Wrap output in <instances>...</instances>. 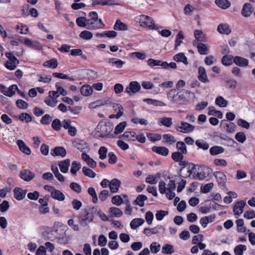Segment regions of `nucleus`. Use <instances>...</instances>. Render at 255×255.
I'll return each mask as SVG.
<instances>
[{"instance_id": "1", "label": "nucleus", "mask_w": 255, "mask_h": 255, "mask_svg": "<svg viewBox=\"0 0 255 255\" xmlns=\"http://www.w3.org/2000/svg\"><path fill=\"white\" fill-rule=\"evenodd\" d=\"M194 97V94L186 89L179 91L171 89L167 93L168 100L172 103L181 105H187Z\"/></svg>"}, {"instance_id": "2", "label": "nucleus", "mask_w": 255, "mask_h": 255, "mask_svg": "<svg viewBox=\"0 0 255 255\" xmlns=\"http://www.w3.org/2000/svg\"><path fill=\"white\" fill-rule=\"evenodd\" d=\"M97 211L96 208L93 207L91 211L84 209L82 211L78 216V222L82 227L87 226L89 223L93 221L94 212Z\"/></svg>"}, {"instance_id": "3", "label": "nucleus", "mask_w": 255, "mask_h": 255, "mask_svg": "<svg viewBox=\"0 0 255 255\" xmlns=\"http://www.w3.org/2000/svg\"><path fill=\"white\" fill-rule=\"evenodd\" d=\"M140 84L136 81L130 82L129 85L127 86L125 89V92L128 93L129 96H131L137 92L140 89Z\"/></svg>"}, {"instance_id": "4", "label": "nucleus", "mask_w": 255, "mask_h": 255, "mask_svg": "<svg viewBox=\"0 0 255 255\" xmlns=\"http://www.w3.org/2000/svg\"><path fill=\"white\" fill-rule=\"evenodd\" d=\"M139 19V22L141 26L153 28L154 23L151 17L145 15H141Z\"/></svg>"}, {"instance_id": "5", "label": "nucleus", "mask_w": 255, "mask_h": 255, "mask_svg": "<svg viewBox=\"0 0 255 255\" xmlns=\"http://www.w3.org/2000/svg\"><path fill=\"white\" fill-rule=\"evenodd\" d=\"M195 127L191 124L184 122H181V126L176 128V129L182 133H189L192 131Z\"/></svg>"}, {"instance_id": "6", "label": "nucleus", "mask_w": 255, "mask_h": 255, "mask_svg": "<svg viewBox=\"0 0 255 255\" xmlns=\"http://www.w3.org/2000/svg\"><path fill=\"white\" fill-rule=\"evenodd\" d=\"M214 176L216 178L219 186L223 188H226V175L221 171H216L214 173Z\"/></svg>"}, {"instance_id": "7", "label": "nucleus", "mask_w": 255, "mask_h": 255, "mask_svg": "<svg viewBox=\"0 0 255 255\" xmlns=\"http://www.w3.org/2000/svg\"><path fill=\"white\" fill-rule=\"evenodd\" d=\"M113 128V127L110 124H105L101 125L100 136L103 138L107 137L112 131Z\"/></svg>"}, {"instance_id": "8", "label": "nucleus", "mask_w": 255, "mask_h": 255, "mask_svg": "<svg viewBox=\"0 0 255 255\" xmlns=\"http://www.w3.org/2000/svg\"><path fill=\"white\" fill-rule=\"evenodd\" d=\"M74 146L81 152L88 151L89 148L87 143L84 140L76 139L73 142Z\"/></svg>"}, {"instance_id": "9", "label": "nucleus", "mask_w": 255, "mask_h": 255, "mask_svg": "<svg viewBox=\"0 0 255 255\" xmlns=\"http://www.w3.org/2000/svg\"><path fill=\"white\" fill-rule=\"evenodd\" d=\"M233 62L236 65L241 67H246L249 63L247 59L239 56L234 57Z\"/></svg>"}, {"instance_id": "10", "label": "nucleus", "mask_w": 255, "mask_h": 255, "mask_svg": "<svg viewBox=\"0 0 255 255\" xmlns=\"http://www.w3.org/2000/svg\"><path fill=\"white\" fill-rule=\"evenodd\" d=\"M20 176L24 180L29 181L34 177L35 174L28 169H23L20 172Z\"/></svg>"}, {"instance_id": "11", "label": "nucleus", "mask_w": 255, "mask_h": 255, "mask_svg": "<svg viewBox=\"0 0 255 255\" xmlns=\"http://www.w3.org/2000/svg\"><path fill=\"white\" fill-rule=\"evenodd\" d=\"M221 126L225 128L228 132L233 133L235 131V125L233 123L229 122L226 120L221 121Z\"/></svg>"}, {"instance_id": "12", "label": "nucleus", "mask_w": 255, "mask_h": 255, "mask_svg": "<svg viewBox=\"0 0 255 255\" xmlns=\"http://www.w3.org/2000/svg\"><path fill=\"white\" fill-rule=\"evenodd\" d=\"M246 203L244 201L237 202L234 206L233 211L235 215H239L242 214L243 209Z\"/></svg>"}, {"instance_id": "13", "label": "nucleus", "mask_w": 255, "mask_h": 255, "mask_svg": "<svg viewBox=\"0 0 255 255\" xmlns=\"http://www.w3.org/2000/svg\"><path fill=\"white\" fill-rule=\"evenodd\" d=\"M254 11V8L250 3H246L243 7L242 14L245 17L250 16Z\"/></svg>"}, {"instance_id": "14", "label": "nucleus", "mask_w": 255, "mask_h": 255, "mask_svg": "<svg viewBox=\"0 0 255 255\" xmlns=\"http://www.w3.org/2000/svg\"><path fill=\"white\" fill-rule=\"evenodd\" d=\"M121 182L120 180L114 178L111 181L109 185L110 190L112 193H116L118 192L120 186Z\"/></svg>"}, {"instance_id": "15", "label": "nucleus", "mask_w": 255, "mask_h": 255, "mask_svg": "<svg viewBox=\"0 0 255 255\" xmlns=\"http://www.w3.org/2000/svg\"><path fill=\"white\" fill-rule=\"evenodd\" d=\"M198 78L200 81L203 83L209 82L205 69L203 67L200 66L199 67Z\"/></svg>"}, {"instance_id": "16", "label": "nucleus", "mask_w": 255, "mask_h": 255, "mask_svg": "<svg viewBox=\"0 0 255 255\" xmlns=\"http://www.w3.org/2000/svg\"><path fill=\"white\" fill-rule=\"evenodd\" d=\"M151 149L152 151L164 156H167L169 153L168 149L164 146H153Z\"/></svg>"}, {"instance_id": "17", "label": "nucleus", "mask_w": 255, "mask_h": 255, "mask_svg": "<svg viewBox=\"0 0 255 255\" xmlns=\"http://www.w3.org/2000/svg\"><path fill=\"white\" fill-rule=\"evenodd\" d=\"M14 197L17 200H22L25 196L26 190H23L20 188L16 187L13 190Z\"/></svg>"}, {"instance_id": "18", "label": "nucleus", "mask_w": 255, "mask_h": 255, "mask_svg": "<svg viewBox=\"0 0 255 255\" xmlns=\"http://www.w3.org/2000/svg\"><path fill=\"white\" fill-rule=\"evenodd\" d=\"M53 156H61L62 157L66 155V151L65 149L62 146L55 147L51 152Z\"/></svg>"}, {"instance_id": "19", "label": "nucleus", "mask_w": 255, "mask_h": 255, "mask_svg": "<svg viewBox=\"0 0 255 255\" xmlns=\"http://www.w3.org/2000/svg\"><path fill=\"white\" fill-rule=\"evenodd\" d=\"M16 143L18 146L19 149L22 152L27 155H29L30 154L31 150L30 148L26 145L23 141L20 139L17 140Z\"/></svg>"}, {"instance_id": "20", "label": "nucleus", "mask_w": 255, "mask_h": 255, "mask_svg": "<svg viewBox=\"0 0 255 255\" xmlns=\"http://www.w3.org/2000/svg\"><path fill=\"white\" fill-rule=\"evenodd\" d=\"M218 31L221 34H229L231 32V29L230 28L228 24H220L217 28Z\"/></svg>"}, {"instance_id": "21", "label": "nucleus", "mask_w": 255, "mask_h": 255, "mask_svg": "<svg viewBox=\"0 0 255 255\" xmlns=\"http://www.w3.org/2000/svg\"><path fill=\"white\" fill-rule=\"evenodd\" d=\"M70 164V160L69 159H66L63 161L59 162L58 165L61 171L65 173L68 172Z\"/></svg>"}, {"instance_id": "22", "label": "nucleus", "mask_w": 255, "mask_h": 255, "mask_svg": "<svg viewBox=\"0 0 255 255\" xmlns=\"http://www.w3.org/2000/svg\"><path fill=\"white\" fill-rule=\"evenodd\" d=\"M147 64L152 67L155 66H161L162 68L167 66V62H162L159 60H155L152 58L149 59L147 61Z\"/></svg>"}, {"instance_id": "23", "label": "nucleus", "mask_w": 255, "mask_h": 255, "mask_svg": "<svg viewBox=\"0 0 255 255\" xmlns=\"http://www.w3.org/2000/svg\"><path fill=\"white\" fill-rule=\"evenodd\" d=\"M92 5H112L115 4L114 0H91Z\"/></svg>"}, {"instance_id": "24", "label": "nucleus", "mask_w": 255, "mask_h": 255, "mask_svg": "<svg viewBox=\"0 0 255 255\" xmlns=\"http://www.w3.org/2000/svg\"><path fill=\"white\" fill-rule=\"evenodd\" d=\"M51 197L58 201H63L65 199V195L63 193L58 190L55 189L51 191Z\"/></svg>"}, {"instance_id": "25", "label": "nucleus", "mask_w": 255, "mask_h": 255, "mask_svg": "<svg viewBox=\"0 0 255 255\" xmlns=\"http://www.w3.org/2000/svg\"><path fill=\"white\" fill-rule=\"evenodd\" d=\"M173 59L177 62H181L186 65L188 64L187 58L183 53H179L176 54L174 56Z\"/></svg>"}, {"instance_id": "26", "label": "nucleus", "mask_w": 255, "mask_h": 255, "mask_svg": "<svg viewBox=\"0 0 255 255\" xmlns=\"http://www.w3.org/2000/svg\"><path fill=\"white\" fill-rule=\"evenodd\" d=\"M216 5L220 8L226 9L231 6V2L228 0H215Z\"/></svg>"}, {"instance_id": "27", "label": "nucleus", "mask_w": 255, "mask_h": 255, "mask_svg": "<svg viewBox=\"0 0 255 255\" xmlns=\"http://www.w3.org/2000/svg\"><path fill=\"white\" fill-rule=\"evenodd\" d=\"M161 252L165 255H171L174 252V247L170 244H165L162 248Z\"/></svg>"}, {"instance_id": "28", "label": "nucleus", "mask_w": 255, "mask_h": 255, "mask_svg": "<svg viewBox=\"0 0 255 255\" xmlns=\"http://www.w3.org/2000/svg\"><path fill=\"white\" fill-rule=\"evenodd\" d=\"M81 93L84 96H88L91 95L93 93V88L89 85H83L81 88Z\"/></svg>"}, {"instance_id": "29", "label": "nucleus", "mask_w": 255, "mask_h": 255, "mask_svg": "<svg viewBox=\"0 0 255 255\" xmlns=\"http://www.w3.org/2000/svg\"><path fill=\"white\" fill-rule=\"evenodd\" d=\"M123 137L127 140L135 141L137 139V135L134 131H126L123 134Z\"/></svg>"}, {"instance_id": "30", "label": "nucleus", "mask_w": 255, "mask_h": 255, "mask_svg": "<svg viewBox=\"0 0 255 255\" xmlns=\"http://www.w3.org/2000/svg\"><path fill=\"white\" fill-rule=\"evenodd\" d=\"M224 148L220 146H214L210 148V153L212 155H216L224 152Z\"/></svg>"}, {"instance_id": "31", "label": "nucleus", "mask_w": 255, "mask_h": 255, "mask_svg": "<svg viewBox=\"0 0 255 255\" xmlns=\"http://www.w3.org/2000/svg\"><path fill=\"white\" fill-rule=\"evenodd\" d=\"M234 57L231 55H224L221 60L222 63L225 66L231 65L233 62Z\"/></svg>"}, {"instance_id": "32", "label": "nucleus", "mask_w": 255, "mask_h": 255, "mask_svg": "<svg viewBox=\"0 0 255 255\" xmlns=\"http://www.w3.org/2000/svg\"><path fill=\"white\" fill-rule=\"evenodd\" d=\"M114 29L115 30H126L128 29V26L120 19H118L114 26Z\"/></svg>"}, {"instance_id": "33", "label": "nucleus", "mask_w": 255, "mask_h": 255, "mask_svg": "<svg viewBox=\"0 0 255 255\" xmlns=\"http://www.w3.org/2000/svg\"><path fill=\"white\" fill-rule=\"evenodd\" d=\"M144 222V220L141 218H135L131 221L130 226L132 229H135L138 227L143 224Z\"/></svg>"}, {"instance_id": "34", "label": "nucleus", "mask_w": 255, "mask_h": 255, "mask_svg": "<svg viewBox=\"0 0 255 255\" xmlns=\"http://www.w3.org/2000/svg\"><path fill=\"white\" fill-rule=\"evenodd\" d=\"M147 197L144 195H139L133 201V204L138 205L140 207H143L144 205V201L147 200Z\"/></svg>"}, {"instance_id": "35", "label": "nucleus", "mask_w": 255, "mask_h": 255, "mask_svg": "<svg viewBox=\"0 0 255 255\" xmlns=\"http://www.w3.org/2000/svg\"><path fill=\"white\" fill-rule=\"evenodd\" d=\"M51 170L54 174L55 177L60 182H64L65 180L64 177L59 172L58 168L56 166H52Z\"/></svg>"}, {"instance_id": "36", "label": "nucleus", "mask_w": 255, "mask_h": 255, "mask_svg": "<svg viewBox=\"0 0 255 255\" xmlns=\"http://www.w3.org/2000/svg\"><path fill=\"white\" fill-rule=\"evenodd\" d=\"M197 48L199 53L201 55H205L208 53V48L207 46L202 42L198 43Z\"/></svg>"}, {"instance_id": "37", "label": "nucleus", "mask_w": 255, "mask_h": 255, "mask_svg": "<svg viewBox=\"0 0 255 255\" xmlns=\"http://www.w3.org/2000/svg\"><path fill=\"white\" fill-rule=\"evenodd\" d=\"M109 212L112 216L120 217L123 215L122 211L117 207H111L110 208Z\"/></svg>"}, {"instance_id": "38", "label": "nucleus", "mask_w": 255, "mask_h": 255, "mask_svg": "<svg viewBox=\"0 0 255 255\" xmlns=\"http://www.w3.org/2000/svg\"><path fill=\"white\" fill-rule=\"evenodd\" d=\"M184 38V36L182 31H179L176 35L175 43L174 49L177 50L178 47L182 43V40Z\"/></svg>"}, {"instance_id": "39", "label": "nucleus", "mask_w": 255, "mask_h": 255, "mask_svg": "<svg viewBox=\"0 0 255 255\" xmlns=\"http://www.w3.org/2000/svg\"><path fill=\"white\" fill-rule=\"evenodd\" d=\"M81 167V165L80 163L74 161L72 163L70 172L73 175H76L77 171H78Z\"/></svg>"}, {"instance_id": "40", "label": "nucleus", "mask_w": 255, "mask_h": 255, "mask_svg": "<svg viewBox=\"0 0 255 255\" xmlns=\"http://www.w3.org/2000/svg\"><path fill=\"white\" fill-rule=\"evenodd\" d=\"M58 66V62L56 59H52L51 60L46 61L43 63V66L56 68Z\"/></svg>"}, {"instance_id": "41", "label": "nucleus", "mask_w": 255, "mask_h": 255, "mask_svg": "<svg viewBox=\"0 0 255 255\" xmlns=\"http://www.w3.org/2000/svg\"><path fill=\"white\" fill-rule=\"evenodd\" d=\"M176 148L179 152L183 154L187 153L186 146L184 142L183 141H178L176 143Z\"/></svg>"}, {"instance_id": "42", "label": "nucleus", "mask_w": 255, "mask_h": 255, "mask_svg": "<svg viewBox=\"0 0 255 255\" xmlns=\"http://www.w3.org/2000/svg\"><path fill=\"white\" fill-rule=\"evenodd\" d=\"M127 126V123L123 122L119 124L115 128L114 133L116 134H118L122 132Z\"/></svg>"}, {"instance_id": "43", "label": "nucleus", "mask_w": 255, "mask_h": 255, "mask_svg": "<svg viewBox=\"0 0 255 255\" xmlns=\"http://www.w3.org/2000/svg\"><path fill=\"white\" fill-rule=\"evenodd\" d=\"M215 103L220 107H226L227 106L228 102L222 96H219L216 98Z\"/></svg>"}, {"instance_id": "44", "label": "nucleus", "mask_w": 255, "mask_h": 255, "mask_svg": "<svg viewBox=\"0 0 255 255\" xmlns=\"http://www.w3.org/2000/svg\"><path fill=\"white\" fill-rule=\"evenodd\" d=\"M82 171L85 176L91 178H94L96 175V173L92 170L86 166L83 167Z\"/></svg>"}, {"instance_id": "45", "label": "nucleus", "mask_w": 255, "mask_h": 255, "mask_svg": "<svg viewBox=\"0 0 255 255\" xmlns=\"http://www.w3.org/2000/svg\"><path fill=\"white\" fill-rule=\"evenodd\" d=\"M247 250V247L244 245L237 246L234 249V252L236 255H243L244 251Z\"/></svg>"}, {"instance_id": "46", "label": "nucleus", "mask_w": 255, "mask_h": 255, "mask_svg": "<svg viewBox=\"0 0 255 255\" xmlns=\"http://www.w3.org/2000/svg\"><path fill=\"white\" fill-rule=\"evenodd\" d=\"M79 36L84 40H90L93 37V33L89 31L84 30L80 33Z\"/></svg>"}, {"instance_id": "47", "label": "nucleus", "mask_w": 255, "mask_h": 255, "mask_svg": "<svg viewBox=\"0 0 255 255\" xmlns=\"http://www.w3.org/2000/svg\"><path fill=\"white\" fill-rule=\"evenodd\" d=\"M88 193L92 197L93 202L94 203H97L98 199L95 189L93 187H89L88 189Z\"/></svg>"}, {"instance_id": "48", "label": "nucleus", "mask_w": 255, "mask_h": 255, "mask_svg": "<svg viewBox=\"0 0 255 255\" xmlns=\"http://www.w3.org/2000/svg\"><path fill=\"white\" fill-rule=\"evenodd\" d=\"M238 231L240 233H244L246 232V228L244 227V220L242 219H237L236 221Z\"/></svg>"}, {"instance_id": "49", "label": "nucleus", "mask_w": 255, "mask_h": 255, "mask_svg": "<svg viewBox=\"0 0 255 255\" xmlns=\"http://www.w3.org/2000/svg\"><path fill=\"white\" fill-rule=\"evenodd\" d=\"M146 136L150 140L153 142L159 140L161 139V136L158 134L147 132Z\"/></svg>"}, {"instance_id": "50", "label": "nucleus", "mask_w": 255, "mask_h": 255, "mask_svg": "<svg viewBox=\"0 0 255 255\" xmlns=\"http://www.w3.org/2000/svg\"><path fill=\"white\" fill-rule=\"evenodd\" d=\"M150 250L152 254H157L160 250V245L157 242H153L150 246Z\"/></svg>"}, {"instance_id": "51", "label": "nucleus", "mask_w": 255, "mask_h": 255, "mask_svg": "<svg viewBox=\"0 0 255 255\" xmlns=\"http://www.w3.org/2000/svg\"><path fill=\"white\" fill-rule=\"evenodd\" d=\"M196 145L200 148H202L203 150H207L209 147V145L206 142L200 139L197 140L195 142Z\"/></svg>"}, {"instance_id": "52", "label": "nucleus", "mask_w": 255, "mask_h": 255, "mask_svg": "<svg viewBox=\"0 0 255 255\" xmlns=\"http://www.w3.org/2000/svg\"><path fill=\"white\" fill-rule=\"evenodd\" d=\"M19 118L22 122H25L26 123H28L32 121L31 116L25 113L21 114Z\"/></svg>"}, {"instance_id": "53", "label": "nucleus", "mask_w": 255, "mask_h": 255, "mask_svg": "<svg viewBox=\"0 0 255 255\" xmlns=\"http://www.w3.org/2000/svg\"><path fill=\"white\" fill-rule=\"evenodd\" d=\"M172 159L175 162L181 161L183 159V154L178 152H174L172 154Z\"/></svg>"}, {"instance_id": "54", "label": "nucleus", "mask_w": 255, "mask_h": 255, "mask_svg": "<svg viewBox=\"0 0 255 255\" xmlns=\"http://www.w3.org/2000/svg\"><path fill=\"white\" fill-rule=\"evenodd\" d=\"M108 152L107 148L105 146H101L98 151V153L100 155L99 158L103 160L107 157V153Z\"/></svg>"}, {"instance_id": "55", "label": "nucleus", "mask_w": 255, "mask_h": 255, "mask_svg": "<svg viewBox=\"0 0 255 255\" xmlns=\"http://www.w3.org/2000/svg\"><path fill=\"white\" fill-rule=\"evenodd\" d=\"M163 138L166 142L169 143L170 144L173 143L176 141L174 136L170 134H163Z\"/></svg>"}, {"instance_id": "56", "label": "nucleus", "mask_w": 255, "mask_h": 255, "mask_svg": "<svg viewBox=\"0 0 255 255\" xmlns=\"http://www.w3.org/2000/svg\"><path fill=\"white\" fill-rule=\"evenodd\" d=\"M70 188L77 193H80L82 191V188L80 184L76 182H72L70 184Z\"/></svg>"}, {"instance_id": "57", "label": "nucleus", "mask_w": 255, "mask_h": 255, "mask_svg": "<svg viewBox=\"0 0 255 255\" xmlns=\"http://www.w3.org/2000/svg\"><path fill=\"white\" fill-rule=\"evenodd\" d=\"M214 184L213 183H209L205 184L204 186H201V190L202 193H207L210 191L213 187Z\"/></svg>"}, {"instance_id": "58", "label": "nucleus", "mask_w": 255, "mask_h": 255, "mask_svg": "<svg viewBox=\"0 0 255 255\" xmlns=\"http://www.w3.org/2000/svg\"><path fill=\"white\" fill-rule=\"evenodd\" d=\"M87 28L88 29H97V28H94L96 26L97 24V21L95 20H92V19H87Z\"/></svg>"}, {"instance_id": "59", "label": "nucleus", "mask_w": 255, "mask_h": 255, "mask_svg": "<svg viewBox=\"0 0 255 255\" xmlns=\"http://www.w3.org/2000/svg\"><path fill=\"white\" fill-rule=\"evenodd\" d=\"M61 127L62 124L59 119H56L54 120L52 123V127L54 130L58 131L61 129Z\"/></svg>"}, {"instance_id": "60", "label": "nucleus", "mask_w": 255, "mask_h": 255, "mask_svg": "<svg viewBox=\"0 0 255 255\" xmlns=\"http://www.w3.org/2000/svg\"><path fill=\"white\" fill-rule=\"evenodd\" d=\"M87 19L84 17H80L77 18L76 23L80 27H83L87 28Z\"/></svg>"}, {"instance_id": "61", "label": "nucleus", "mask_w": 255, "mask_h": 255, "mask_svg": "<svg viewBox=\"0 0 255 255\" xmlns=\"http://www.w3.org/2000/svg\"><path fill=\"white\" fill-rule=\"evenodd\" d=\"M53 76L54 77L62 79H69L70 81L74 80V79L72 77H69L68 75L61 73L54 72L53 73Z\"/></svg>"}, {"instance_id": "62", "label": "nucleus", "mask_w": 255, "mask_h": 255, "mask_svg": "<svg viewBox=\"0 0 255 255\" xmlns=\"http://www.w3.org/2000/svg\"><path fill=\"white\" fill-rule=\"evenodd\" d=\"M235 138L239 142L243 143L246 139V136L244 132H239L236 133Z\"/></svg>"}, {"instance_id": "63", "label": "nucleus", "mask_w": 255, "mask_h": 255, "mask_svg": "<svg viewBox=\"0 0 255 255\" xmlns=\"http://www.w3.org/2000/svg\"><path fill=\"white\" fill-rule=\"evenodd\" d=\"M168 212L167 211L159 210L157 211L155 215L156 218L157 220L160 221L163 219L164 216L168 215Z\"/></svg>"}, {"instance_id": "64", "label": "nucleus", "mask_w": 255, "mask_h": 255, "mask_svg": "<svg viewBox=\"0 0 255 255\" xmlns=\"http://www.w3.org/2000/svg\"><path fill=\"white\" fill-rule=\"evenodd\" d=\"M123 202V200L120 195H116L114 196L112 199V202L113 204L117 206H120Z\"/></svg>"}]
</instances>
